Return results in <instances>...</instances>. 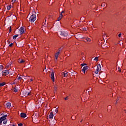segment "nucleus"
<instances>
[{"instance_id": "obj_1", "label": "nucleus", "mask_w": 126, "mask_h": 126, "mask_svg": "<svg viewBox=\"0 0 126 126\" xmlns=\"http://www.w3.org/2000/svg\"><path fill=\"white\" fill-rule=\"evenodd\" d=\"M36 20V15L32 14L29 19V21L30 22L33 23Z\"/></svg>"}, {"instance_id": "obj_2", "label": "nucleus", "mask_w": 126, "mask_h": 126, "mask_svg": "<svg viewBox=\"0 0 126 126\" xmlns=\"http://www.w3.org/2000/svg\"><path fill=\"white\" fill-rule=\"evenodd\" d=\"M60 34L61 36H63V37H67L68 36V32H67L61 31L60 32Z\"/></svg>"}, {"instance_id": "obj_3", "label": "nucleus", "mask_w": 126, "mask_h": 126, "mask_svg": "<svg viewBox=\"0 0 126 126\" xmlns=\"http://www.w3.org/2000/svg\"><path fill=\"white\" fill-rule=\"evenodd\" d=\"M2 75H7L8 74H9V71H8V70H3L2 72Z\"/></svg>"}, {"instance_id": "obj_4", "label": "nucleus", "mask_w": 126, "mask_h": 126, "mask_svg": "<svg viewBox=\"0 0 126 126\" xmlns=\"http://www.w3.org/2000/svg\"><path fill=\"white\" fill-rule=\"evenodd\" d=\"M88 66H85L83 67V69H82V71H83V73H85V71L88 69Z\"/></svg>"}, {"instance_id": "obj_5", "label": "nucleus", "mask_w": 126, "mask_h": 126, "mask_svg": "<svg viewBox=\"0 0 126 126\" xmlns=\"http://www.w3.org/2000/svg\"><path fill=\"white\" fill-rule=\"evenodd\" d=\"M51 75V78L52 80V81H53V82H55V73L54 72H52Z\"/></svg>"}, {"instance_id": "obj_6", "label": "nucleus", "mask_w": 126, "mask_h": 126, "mask_svg": "<svg viewBox=\"0 0 126 126\" xmlns=\"http://www.w3.org/2000/svg\"><path fill=\"white\" fill-rule=\"evenodd\" d=\"M101 68H102V67H101V64H98L97 65V68H96V69L95 70L96 71L99 72V71H100V70H101Z\"/></svg>"}, {"instance_id": "obj_7", "label": "nucleus", "mask_w": 126, "mask_h": 126, "mask_svg": "<svg viewBox=\"0 0 126 126\" xmlns=\"http://www.w3.org/2000/svg\"><path fill=\"white\" fill-rule=\"evenodd\" d=\"M19 31L21 34H23V33H24V28H23V27H21L19 29Z\"/></svg>"}, {"instance_id": "obj_8", "label": "nucleus", "mask_w": 126, "mask_h": 126, "mask_svg": "<svg viewBox=\"0 0 126 126\" xmlns=\"http://www.w3.org/2000/svg\"><path fill=\"white\" fill-rule=\"evenodd\" d=\"M20 117H21V118H26V117H27V116L26 115V113H21Z\"/></svg>"}, {"instance_id": "obj_9", "label": "nucleus", "mask_w": 126, "mask_h": 126, "mask_svg": "<svg viewBox=\"0 0 126 126\" xmlns=\"http://www.w3.org/2000/svg\"><path fill=\"white\" fill-rule=\"evenodd\" d=\"M49 119H54V114L53 112H50V115H49Z\"/></svg>"}, {"instance_id": "obj_10", "label": "nucleus", "mask_w": 126, "mask_h": 126, "mask_svg": "<svg viewBox=\"0 0 126 126\" xmlns=\"http://www.w3.org/2000/svg\"><path fill=\"white\" fill-rule=\"evenodd\" d=\"M6 108H7V109H9V108H10V107H11V103H10V102L6 103Z\"/></svg>"}, {"instance_id": "obj_11", "label": "nucleus", "mask_w": 126, "mask_h": 126, "mask_svg": "<svg viewBox=\"0 0 126 126\" xmlns=\"http://www.w3.org/2000/svg\"><path fill=\"white\" fill-rule=\"evenodd\" d=\"M59 55H60V52H58L55 54V58L56 60H58V58L59 57Z\"/></svg>"}, {"instance_id": "obj_12", "label": "nucleus", "mask_w": 126, "mask_h": 126, "mask_svg": "<svg viewBox=\"0 0 126 126\" xmlns=\"http://www.w3.org/2000/svg\"><path fill=\"white\" fill-rule=\"evenodd\" d=\"M63 18V15L62 14H60L59 17L58 18L57 21H60Z\"/></svg>"}, {"instance_id": "obj_13", "label": "nucleus", "mask_w": 126, "mask_h": 126, "mask_svg": "<svg viewBox=\"0 0 126 126\" xmlns=\"http://www.w3.org/2000/svg\"><path fill=\"white\" fill-rule=\"evenodd\" d=\"M22 94L23 95H24V96H27V91H23L22 92Z\"/></svg>"}, {"instance_id": "obj_14", "label": "nucleus", "mask_w": 126, "mask_h": 126, "mask_svg": "<svg viewBox=\"0 0 126 126\" xmlns=\"http://www.w3.org/2000/svg\"><path fill=\"white\" fill-rule=\"evenodd\" d=\"M84 39L85 40H86L87 42H91V39L89 37H85Z\"/></svg>"}, {"instance_id": "obj_15", "label": "nucleus", "mask_w": 126, "mask_h": 126, "mask_svg": "<svg viewBox=\"0 0 126 126\" xmlns=\"http://www.w3.org/2000/svg\"><path fill=\"white\" fill-rule=\"evenodd\" d=\"M66 74H67V72H62V76H63V77H65V76H66Z\"/></svg>"}, {"instance_id": "obj_16", "label": "nucleus", "mask_w": 126, "mask_h": 126, "mask_svg": "<svg viewBox=\"0 0 126 126\" xmlns=\"http://www.w3.org/2000/svg\"><path fill=\"white\" fill-rule=\"evenodd\" d=\"M4 85H5V82L0 83V87H1V86H4Z\"/></svg>"}, {"instance_id": "obj_17", "label": "nucleus", "mask_w": 126, "mask_h": 126, "mask_svg": "<svg viewBox=\"0 0 126 126\" xmlns=\"http://www.w3.org/2000/svg\"><path fill=\"white\" fill-rule=\"evenodd\" d=\"M18 36V34L14 35V36H13V39L14 40H15V39H16V38H17V36Z\"/></svg>"}, {"instance_id": "obj_18", "label": "nucleus", "mask_w": 126, "mask_h": 126, "mask_svg": "<svg viewBox=\"0 0 126 126\" xmlns=\"http://www.w3.org/2000/svg\"><path fill=\"white\" fill-rule=\"evenodd\" d=\"M10 8H11V5L7 6V10H10Z\"/></svg>"}, {"instance_id": "obj_19", "label": "nucleus", "mask_w": 126, "mask_h": 126, "mask_svg": "<svg viewBox=\"0 0 126 126\" xmlns=\"http://www.w3.org/2000/svg\"><path fill=\"white\" fill-rule=\"evenodd\" d=\"M14 92H18V89H17L16 88H14L13 89Z\"/></svg>"}, {"instance_id": "obj_20", "label": "nucleus", "mask_w": 126, "mask_h": 126, "mask_svg": "<svg viewBox=\"0 0 126 126\" xmlns=\"http://www.w3.org/2000/svg\"><path fill=\"white\" fill-rule=\"evenodd\" d=\"M2 69H3V65H0V70H1Z\"/></svg>"}, {"instance_id": "obj_21", "label": "nucleus", "mask_w": 126, "mask_h": 126, "mask_svg": "<svg viewBox=\"0 0 126 126\" xmlns=\"http://www.w3.org/2000/svg\"><path fill=\"white\" fill-rule=\"evenodd\" d=\"M7 123V120H4L3 124V125H6Z\"/></svg>"}, {"instance_id": "obj_22", "label": "nucleus", "mask_w": 126, "mask_h": 126, "mask_svg": "<svg viewBox=\"0 0 126 126\" xmlns=\"http://www.w3.org/2000/svg\"><path fill=\"white\" fill-rule=\"evenodd\" d=\"M18 62H19V63H25V61L23 60H21L19 61Z\"/></svg>"}, {"instance_id": "obj_23", "label": "nucleus", "mask_w": 126, "mask_h": 126, "mask_svg": "<svg viewBox=\"0 0 126 126\" xmlns=\"http://www.w3.org/2000/svg\"><path fill=\"white\" fill-rule=\"evenodd\" d=\"M98 57H96L94 58V61H96V62H98Z\"/></svg>"}, {"instance_id": "obj_24", "label": "nucleus", "mask_w": 126, "mask_h": 126, "mask_svg": "<svg viewBox=\"0 0 126 126\" xmlns=\"http://www.w3.org/2000/svg\"><path fill=\"white\" fill-rule=\"evenodd\" d=\"M105 5H106V3L103 2L101 4V6H105Z\"/></svg>"}, {"instance_id": "obj_25", "label": "nucleus", "mask_w": 126, "mask_h": 126, "mask_svg": "<svg viewBox=\"0 0 126 126\" xmlns=\"http://www.w3.org/2000/svg\"><path fill=\"white\" fill-rule=\"evenodd\" d=\"M82 66H84V65H87V64L83 63L81 64Z\"/></svg>"}, {"instance_id": "obj_26", "label": "nucleus", "mask_w": 126, "mask_h": 126, "mask_svg": "<svg viewBox=\"0 0 126 126\" xmlns=\"http://www.w3.org/2000/svg\"><path fill=\"white\" fill-rule=\"evenodd\" d=\"M30 95V92H27V96H29Z\"/></svg>"}, {"instance_id": "obj_27", "label": "nucleus", "mask_w": 126, "mask_h": 126, "mask_svg": "<svg viewBox=\"0 0 126 126\" xmlns=\"http://www.w3.org/2000/svg\"><path fill=\"white\" fill-rule=\"evenodd\" d=\"M55 113H56V114H57V113H58V112H59V110H58V108H56L55 109Z\"/></svg>"}, {"instance_id": "obj_28", "label": "nucleus", "mask_w": 126, "mask_h": 126, "mask_svg": "<svg viewBox=\"0 0 126 126\" xmlns=\"http://www.w3.org/2000/svg\"><path fill=\"white\" fill-rule=\"evenodd\" d=\"M18 126H23V124L22 123H20L18 124Z\"/></svg>"}, {"instance_id": "obj_29", "label": "nucleus", "mask_w": 126, "mask_h": 126, "mask_svg": "<svg viewBox=\"0 0 126 126\" xmlns=\"http://www.w3.org/2000/svg\"><path fill=\"white\" fill-rule=\"evenodd\" d=\"M118 70H119V71L120 72H121V71H122L121 70V68H120V67H118Z\"/></svg>"}, {"instance_id": "obj_30", "label": "nucleus", "mask_w": 126, "mask_h": 126, "mask_svg": "<svg viewBox=\"0 0 126 126\" xmlns=\"http://www.w3.org/2000/svg\"><path fill=\"white\" fill-rule=\"evenodd\" d=\"M9 33H10L11 32V27H10V29L9 30Z\"/></svg>"}, {"instance_id": "obj_31", "label": "nucleus", "mask_w": 126, "mask_h": 126, "mask_svg": "<svg viewBox=\"0 0 126 126\" xmlns=\"http://www.w3.org/2000/svg\"><path fill=\"white\" fill-rule=\"evenodd\" d=\"M12 45H13V43H11L9 45V47H12Z\"/></svg>"}, {"instance_id": "obj_32", "label": "nucleus", "mask_w": 126, "mask_h": 126, "mask_svg": "<svg viewBox=\"0 0 126 126\" xmlns=\"http://www.w3.org/2000/svg\"><path fill=\"white\" fill-rule=\"evenodd\" d=\"M22 78L21 77V76H19L18 78V80H19L20 79H22Z\"/></svg>"}, {"instance_id": "obj_33", "label": "nucleus", "mask_w": 126, "mask_h": 126, "mask_svg": "<svg viewBox=\"0 0 126 126\" xmlns=\"http://www.w3.org/2000/svg\"><path fill=\"white\" fill-rule=\"evenodd\" d=\"M63 49V47H61L59 48V51H62V50Z\"/></svg>"}, {"instance_id": "obj_34", "label": "nucleus", "mask_w": 126, "mask_h": 126, "mask_svg": "<svg viewBox=\"0 0 126 126\" xmlns=\"http://www.w3.org/2000/svg\"><path fill=\"white\" fill-rule=\"evenodd\" d=\"M68 99V97L67 96L66 97L64 98V100H66Z\"/></svg>"}, {"instance_id": "obj_35", "label": "nucleus", "mask_w": 126, "mask_h": 126, "mask_svg": "<svg viewBox=\"0 0 126 126\" xmlns=\"http://www.w3.org/2000/svg\"><path fill=\"white\" fill-rule=\"evenodd\" d=\"M63 13H64V11H62L61 12V14H62V15H63Z\"/></svg>"}, {"instance_id": "obj_36", "label": "nucleus", "mask_w": 126, "mask_h": 126, "mask_svg": "<svg viewBox=\"0 0 126 126\" xmlns=\"http://www.w3.org/2000/svg\"><path fill=\"white\" fill-rule=\"evenodd\" d=\"M98 72H98V71L95 70V74H98Z\"/></svg>"}, {"instance_id": "obj_37", "label": "nucleus", "mask_w": 126, "mask_h": 126, "mask_svg": "<svg viewBox=\"0 0 126 126\" xmlns=\"http://www.w3.org/2000/svg\"><path fill=\"white\" fill-rule=\"evenodd\" d=\"M121 36H122V33H119V34H118V36H119V37H121Z\"/></svg>"}, {"instance_id": "obj_38", "label": "nucleus", "mask_w": 126, "mask_h": 126, "mask_svg": "<svg viewBox=\"0 0 126 126\" xmlns=\"http://www.w3.org/2000/svg\"><path fill=\"white\" fill-rule=\"evenodd\" d=\"M16 1V0H12V2H14Z\"/></svg>"}, {"instance_id": "obj_39", "label": "nucleus", "mask_w": 126, "mask_h": 126, "mask_svg": "<svg viewBox=\"0 0 126 126\" xmlns=\"http://www.w3.org/2000/svg\"><path fill=\"white\" fill-rule=\"evenodd\" d=\"M54 90H57V87H56V86L54 87Z\"/></svg>"}, {"instance_id": "obj_40", "label": "nucleus", "mask_w": 126, "mask_h": 126, "mask_svg": "<svg viewBox=\"0 0 126 126\" xmlns=\"http://www.w3.org/2000/svg\"><path fill=\"white\" fill-rule=\"evenodd\" d=\"M44 27H46V26H47V24H46V23H45V24H44Z\"/></svg>"}, {"instance_id": "obj_41", "label": "nucleus", "mask_w": 126, "mask_h": 126, "mask_svg": "<svg viewBox=\"0 0 126 126\" xmlns=\"http://www.w3.org/2000/svg\"><path fill=\"white\" fill-rule=\"evenodd\" d=\"M46 22H47V19H45V23H46Z\"/></svg>"}, {"instance_id": "obj_42", "label": "nucleus", "mask_w": 126, "mask_h": 126, "mask_svg": "<svg viewBox=\"0 0 126 126\" xmlns=\"http://www.w3.org/2000/svg\"><path fill=\"white\" fill-rule=\"evenodd\" d=\"M31 81H33V79H31Z\"/></svg>"}, {"instance_id": "obj_43", "label": "nucleus", "mask_w": 126, "mask_h": 126, "mask_svg": "<svg viewBox=\"0 0 126 126\" xmlns=\"http://www.w3.org/2000/svg\"><path fill=\"white\" fill-rule=\"evenodd\" d=\"M82 120L81 121V123H82Z\"/></svg>"}, {"instance_id": "obj_44", "label": "nucleus", "mask_w": 126, "mask_h": 126, "mask_svg": "<svg viewBox=\"0 0 126 126\" xmlns=\"http://www.w3.org/2000/svg\"><path fill=\"white\" fill-rule=\"evenodd\" d=\"M13 126H15V125H13Z\"/></svg>"}, {"instance_id": "obj_45", "label": "nucleus", "mask_w": 126, "mask_h": 126, "mask_svg": "<svg viewBox=\"0 0 126 126\" xmlns=\"http://www.w3.org/2000/svg\"><path fill=\"white\" fill-rule=\"evenodd\" d=\"M98 69H100V67H98Z\"/></svg>"}, {"instance_id": "obj_46", "label": "nucleus", "mask_w": 126, "mask_h": 126, "mask_svg": "<svg viewBox=\"0 0 126 126\" xmlns=\"http://www.w3.org/2000/svg\"><path fill=\"white\" fill-rule=\"evenodd\" d=\"M8 41H9V40H8Z\"/></svg>"}, {"instance_id": "obj_47", "label": "nucleus", "mask_w": 126, "mask_h": 126, "mask_svg": "<svg viewBox=\"0 0 126 126\" xmlns=\"http://www.w3.org/2000/svg\"><path fill=\"white\" fill-rule=\"evenodd\" d=\"M84 60L83 58V60Z\"/></svg>"}]
</instances>
